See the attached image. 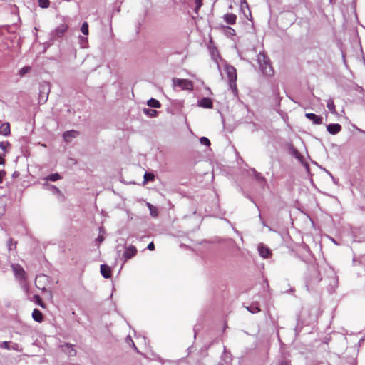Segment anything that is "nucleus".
Returning <instances> with one entry per match:
<instances>
[{
    "mask_svg": "<svg viewBox=\"0 0 365 365\" xmlns=\"http://www.w3.org/2000/svg\"><path fill=\"white\" fill-rule=\"evenodd\" d=\"M257 62L262 73L267 76H272L274 74V70L271 66L269 59L262 52L257 55Z\"/></svg>",
    "mask_w": 365,
    "mask_h": 365,
    "instance_id": "1",
    "label": "nucleus"
},
{
    "mask_svg": "<svg viewBox=\"0 0 365 365\" xmlns=\"http://www.w3.org/2000/svg\"><path fill=\"white\" fill-rule=\"evenodd\" d=\"M222 66H224V69L227 73V76L229 81V84L231 90L232 91V93L234 94H236L237 93V71L235 67L232 66H230L227 63L226 61H225Z\"/></svg>",
    "mask_w": 365,
    "mask_h": 365,
    "instance_id": "2",
    "label": "nucleus"
},
{
    "mask_svg": "<svg viewBox=\"0 0 365 365\" xmlns=\"http://www.w3.org/2000/svg\"><path fill=\"white\" fill-rule=\"evenodd\" d=\"M11 268L14 276L20 283H23L26 280V274L23 267L18 264H12Z\"/></svg>",
    "mask_w": 365,
    "mask_h": 365,
    "instance_id": "3",
    "label": "nucleus"
},
{
    "mask_svg": "<svg viewBox=\"0 0 365 365\" xmlns=\"http://www.w3.org/2000/svg\"><path fill=\"white\" fill-rule=\"evenodd\" d=\"M173 86L174 87H179L182 90H192L193 84L191 81L187 79L173 78Z\"/></svg>",
    "mask_w": 365,
    "mask_h": 365,
    "instance_id": "4",
    "label": "nucleus"
},
{
    "mask_svg": "<svg viewBox=\"0 0 365 365\" xmlns=\"http://www.w3.org/2000/svg\"><path fill=\"white\" fill-rule=\"evenodd\" d=\"M137 249L133 245H128L125 247V251L122 255L123 259H124V262L128 261V259H131L137 254Z\"/></svg>",
    "mask_w": 365,
    "mask_h": 365,
    "instance_id": "5",
    "label": "nucleus"
},
{
    "mask_svg": "<svg viewBox=\"0 0 365 365\" xmlns=\"http://www.w3.org/2000/svg\"><path fill=\"white\" fill-rule=\"evenodd\" d=\"M320 273L316 267H312L310 269V279L308 282L309 285L316 284L321 281Z\"/></svg>",
    "mask_w": 365,
    "mask_h": 365,
    "instance_id": "6",
    "label": "nucleus"
},
{
    "mask_svg": "<svg viewBox=\"0 0 365 365\" xmlns=\"http://www.w3.org/2000/svg\"><path fill=\"white\" fill-rule=\"evenodd\" d=\"M210 55L213 61L217 63V68L220 71L222 64L225 61L220 57L217 49L215 48H210Z\"/></svg>",
    "mask_w": 365,
    "mask_h": 365,
    "instance_id": "7",
    "label": "nucleus"
},
{
    "mask_svg": "<svg viewBox=\"0 0 365 365\" xmlns=\"http://www.w3.org/2000/svg\"><path fill=\"white\" fill-rule=\"evenodd\" d=\"M68 26L65 24H62L58 26L52 32V35L54 37H61L65 32L67 31Z\"/></svg>",
    "mask_w": 365,
    "mask_h": 365,
    "instance_id": "8",
    "label": "nucleus"
},
{
    "mask_svg": "<svg viewBox=\"0 0 365 365\" xmlns=\"http://www.w3.org/2000/svg\"><path fill=\"white\" fill-rule=\"evenodd\" d=\"M0 347L7 350H14L19 352L22 351V348L16 343L10 344L7 341H4L0 344Z\"/></svg>",
    "mask_w": 365,
    "mask_h": 365,
    "instance_id": "9",
    "label": "nucleus"
},
{
    "mask_svg": "<svg viewBox=\"0 0 365 365\" xmlns=\"http://www.w3.org/2000/svg\"><path fill=\"white\" fill-rule=\"evenodd\" d=\"M62 350L68 356H74L76 354V351L73 347V345L70 344H65L61 346Z\"/></svg>",
    "mask_w": 365,
    "mask_h": 365,
    "instance_id": "10",
    "label": "nucleus"
},
{
    "mask_svg": "<svg viewBox=\"0 0 365 365\" xmlns=\"http://www.w3.org/2000/svg\"><path fill=\"white\" fill-rule=\"evenodd\" d=\"M327 131L331 135H336L341 130V126L339 123H331L327 126Z\"/></svg>",
    "mask_w": 365,
    "mask_h": 365,
    "instance_id": "11",
    "label": "nucleus"
},
{
    "mask_svg": "<svg viewBox=\"0 0 365 365\" xmlns=\"http://www.w3.org/2000/svg\"><path fill=\"white\" fill-rule=\"evenodd\" d=\"M259 255L263 258H267L271 254L270 250L264 245L260 244L257 247Z\"/></svg>",
    "mask_w": 365,
    "mask_h": 365,
    "instance_id": "12",
    "label": "nucleus"
},
{
    "mask_svg": "<svg viewBox=\"0 0 365 365\" xmlns=\"http://www.w3.org/2000/svg\"><path fill=\"white\" fill-rule=\"evenodd\" d=\"M48 280V277L44 274H40L36 277V286L38 289H40L43 291H46V289L44 287H41V284L45 281Z\"/></svg>",
    "mask_w": 365,
    "mask_h": 365,
    "instance_id": "13",
    "label": "nucleus"
},
{
    "mask_svg": "<svg viewBox=\"0 0 365 365\" xmlns=\"http://www.w3.org/2000/svg\"><path fill=\"white\" fill-rule=\"evenodd\" d=\"M305 116L310 120H312L313 123L315 125H320L322 123V117L318 116L314 113H306Z\"/></svg>",
    "mask_w": 365,
    "mask_h": 365,
    "instance_id": "14",
    "label": "nucleus"
},
{
    "mask_svg": "<svg viewBox=\"0 0 365 365\" xmlns=\"http://www.w3.org/2000/svg\"><path fill=\"white\" fill-rule=\"evenodd\" d=\"M212 101L210 98H203L198 101V106L205 108H212Z\"/></svg>",
    "mask_w": 365,
    "mask_h": 365,
    "instance_id": "15",
    "label": "nucleus"
},
{
    "mask_svg": "<svg viewBox=\"0 0 365 365\" xmlns=\"http://www.w3.org/2000/svg\"><path fill=\"white\" fill-rule=\"evenodd\" d=\"M78 135V132L76 130H68L63 134V139L66 142H70L73 138H76Z\"/></svg>",
    "mask_w": 365,
    "mask_h": 365,
    "instance_id": "16",
    "label": "nucleus"
},
{
    "mask_svg": "<svg viewBox=\"0 0 365 365\" xmlns=\"http://www.w3.org/2000/svg\"><path fill=\"white\" fill-rule=\"evenodd\" d=\"M224 21L228 24H235L237 20V16L234 14H225L223 16Z\"/></svg>",
    "mask_w": 365,
    "mask_h": 365,
    "instance_id": "17",
    "label": "nucleus"
},
{
    "mask_svg": "<svg viewBox=\"0 0 365 365\" xmlns=\"http://www.w3.org/2000/svg\"><path fill=\"white\" fill-rule=\"evenodd\" d=\"M101 273L103 277L106 279H108L110 277V269L108 265L102 264L101 265Z\"/></svg>",
    "mask_w": 365,
    "mask_h": 365,
    "instance_id": "18",
    "label": "nucleus"
},
{
    "mask_svg": "<svg viewBox=\"0 0 365 365\" xmlns=\"http://www.w3.org/2000/svg\"><path fill=\"white\" fill-rule=\"evenodd\" d=\"M0 134L5 136L10 134V125L9 123H4L0 126Z\"/></svg>",
    "mask_w": 365,
    "mask_h": 365,
    "instance_id": "19",
    "label": "nucleus"
},
{
    "mask_svg": "<svg viewBox=\"0 0 365 365\" xmlns=\"http://www.w3.org/2000/svg\"><path fill=\"white\" fill-rule=\"evenodd\" d=\"M32 318L36 322H41L43 321V314L41 311L35 309L32 312Z\"/></svg>",
    "mask_w": 365,
    "mask_h": 365,
    "instance_id": "20",
    "label": "nucleus"
},
{
    "mask_svg": "<svg viewBox=\"0 0 365 365\" xmlns=\"http://www.w3.org/2000/svg\"><path fill=\"white\" fill-rule=\"evenodd\" d=\"M0 148L3 151L2 155H4L5 153L10 151L11 145L8 141L0 142Z\"/></svg>",
    "mask_w": 365,
    "mask_h": 365,
    "instance_id": "21",
    "label": "nucleus"
},
{
    "mask_svg": "<svg viewBox=\"0 0 365 365\" xmlns=\"http://www.w3.org/2000/svg\"><path fill=\"white\" fill-rule=\"evenodd\" d=\"M327 108L329 109V110L332 114L336 113L335 105H334V101L331 98H330L327 101Z\"/></svg>",
    "mask_w": 365,
    "mask_h": 365,
    "instance_id": "22",
    "label": "nucleus"
},
{
    "mask_svg": "<svg viewBox=\"0 0 365 365\" xmlns=\"http://www.w3.org/2000/svg\"><path fill=\"white\" fill-rule=\"evenodd\" d=\"M147 104L148 106L151 108H158L160 107V102L155 98H150V100H148Z\"/></svg>",
    "mask_w": 365,
    "mask_h": 365,
    "instance_id": "23",
    "label": "nucleus"
},
{
    "mask_svg": "<svg viewBox=\"0 0 365 365\" xmlns=\"http://www.w3.org/2000/svg\"><path fill=\"white\" fill-rule=\"evenodd\" d=\"M61 179V176L58 173L51 174L45 178L46 181L55 182L58 180Z\"/></svg>",
    "mask_w": 365,
    "mask_h": 365,
    "instance_id": "24",
    "label": "nucleus"
},
{
    "mask_svg": "<svg viewBox=\"0 0 365 365\" xmlns=\"http://www.w3.org/2000/svg\"><path fill=\"white\" fill-rule=\"evenodd\" d=\"M147 205L149 208L150 215L153 217H157L158 215V208L152 205L150 203H148Z\"/></svg>",
    "mask_w": 365,
    "mask_h": 365,
    "instance_id": "25",
    "label": "nucleus"
},
{
    "mask_svg": "<svg viewBox=\"0 0 365 365\" xmlns=\"http://www.w3.org/2000/svg\"><path fill=\"white\" fill-rule=\"evenodd\" d=\"M247 309L252 314L257 313L260 311L259 306L256 304H252L249 307H246Z\"/></svg>",
    "mask_w": 365,
    "mask_h": 365,
    "instance_id": "26",
    "label": "nucleus"
},
{
    "mask_svg": "<svg viewBox=\"0 0 365 365\" xmlns=\"http://www.w3.org/2000/svg\"><path fill=\"white\" fill-rule=\"evenodd\" d=\"M78 40L81 48H85L88 46V38L86 37L79 36Z\"/></svg>",
    "mask_w": 365,
    "mask_h": 365,
    "instance_id": "27",
    "label": "nucleus"
},
{
    "mask_svg": "<svg viewBox=\"0 0 365 365\" xmlns=\"http://www.w3.org/2000/svg\"><path fill=\"white\" fill-rule=\"evenodd\" d=\"M145 114L150 117H155L157 115L158 112L153 109L145 108L143 110Z\"/></svg>",
    "mask_w": 365,
    "mask_h": 365,
    "instance_id": "28",
    "label": "nucleus"
},
{
    "mask_svg": "<svg viewBox=\"0 0 365 365\" xmlns=\"http://www.w3.org/2000/svg\"><path fill=\"white\" fill-rule=\"evenodd\" d=\"M31 68L30 66H24L19 71V75L21 77H23L24 75L28 73L31 71Z\"/></svg>",
    "mask_w": 365,
    "mask_h": 365,
    "instance_id": "29",
    "label": "nucleus"
},
{
    "mask_svg": "<svg viewBox=\"0 0 365 365\" xmlns=\"http://www.w3.org/2000/svg\"><path fill=\"white\" fill-rule=\"evenodd\" d=\"M38 6L43 9L48 8L50 5L49 0H38Z\"/></svg>",
    "mask_w": 365,
    "mask_h": 365,
    "instance_id": "30",
    "label": "nucleus"
},
{
    "mask_svg": "<svg viewBox=\"0 0 365 365\" xmlns=\"http://www.w3.org/2000/svg\"><path fill=\"white\" fill-rule=\"evenodd\" d=\"M81 31L84 35L88 34V24L87 22H84L81 27Z\"/></svg>",
    "mask_w": 365,
    "mask_h": 365,
    "instance_id": "31",
    "label": "nucleus"
},
{
    "mask_svg": "<svg viewBox=\"0 0 365 365\" xmlns=\"http://www.w3.org/2000/svg\"><path fill=\"white\" fill-rule=\"evenodd\" d=\"M46 186L48 187V189L49 190H51L52 192H53L54 194H61V190L54 185H47Z\"/></svg>",
    "mask_w": 365,
    "mask_h": 365,
    "instance_id": "32",
    "label": "nucleus"
},
{
    "mask_svg": "<svg viewBox=\"0 0 365 365\" xmlns=\"http://www.w3.org/2000/svg\"><path fill=\"white\" fill-rule=\"evenodd\" d=\"M195 13L198 14L199 9L201 8L202 5V0H195Z\"/></svg>",
    "mask_w": 365,
    "mask_h": 365,
    "instance_id": "33",
    "label": "nucleus"
},
{
    "mask_svg": "<svg viewBox=\"0 0 365 365\" xmlns=\"http://www.w3.org/2000/svg\"><path fill=\"white\" fill-rule=\"evenodd\" d=\"M252 172L255 174V177L257 180L262 181V182L265 181L264 178L263 176H262L261 173H257L255 169L252 170Z\"/></svg>",
    "mask_w": 365,
    "mask_h": 365,
    "instance_id": "34",
    "label": "nucleus"
},
{
    "mask_svg": "<svg viewBox=\"0 0 365 365\" xmlns=\"http://www.w3.org/2000/svg\"><path fill=\"white\" fill-rule=\"evenodd\" d=\"M200 143L205 146H209L210 145V140L206 137H201L200 138Z\"/></svg>",
    "mask_w": 365,
    "mask_h": 365,
    "instance_id": "35",
    "label": "nucleus"
},
{
    "mask_svg": "<svg viewBox=\"0 0 365 365\" xmlns=\"http://www.w3.org/2000/svg\"><path fill=\"white\" fill-rule=\"evenodd\" d=\"M35 302L40 305L41 307H44V304L42 302L41 298L38 295H34V297Z\"/></svg>",
    "mask_w": 365,
    "mask_h": 365,
    "instance_id": "36",
    "label": "nucleus"
},
{
    "mask_svg": "<svg viewBox=\"0 0 365 365\" xmlns=\"http://www.w3.org/2000/svg\"><path fill=\"white\" fill-rule=\"evenodd\" d=\"M226 32L227 35L233 36L235 34V31L231 27H226Z\"/></svg>",
    "mask_w": 365,
    "mask_h": 365,
    "instance_id": "37",
    "label": "nucleus"
},
{
    "mask_svg": "<svg viewBox=\"0 0 365 365\" xmlns=\"http://www.w3.org/2000/svg\"><path fill=\"white\" fill-rule=\"evenodd\" d=\"M244 8L249 9L248 4L245 1V0H242V1H241V9L243 10Z\"/></svg>",
    "mask_w": 365,
    "mask_h": 365,
    "instance_id": "38",
    "label": "nucleus"
},
{
    "mask_svg": "<svg viewBox=\"0 0 365 365\" xmlns=\"http://www.w3.org/2000/svg\"><path fill=\"white\" fill-rule=\"evenodd\" d=\"M223 357L225 359L226 361H225V364H222V365H230V356L227 354H225Z\"/></svg>",
    "mask_w": 365,
    "mask_h": 365,
    "instance_id": "39",
    "label": "nucleus"
},
{
    "mask_svg": "<svg viewBox=\"0 0 365 365\" xmlns=\"http://www.w3.org/2000/svg\"><path fill=\"white\" fill-rule=\"evenodd\" d=\"M153 175L150 173H145L144 175V178L145 180H150L153 179Z\"/></svg>",
    "mask_w": 365,
    "mask_h": 365,
    "instance_id": "40",
    "label": "nucleus"
},
{
    "mask_svg": "<svg viewBox=\"0 0 365 365\" xmlns=\"http://www.w3.org/2000/svg\"><path fill=\"white\" fill-rule=\"evenodd\" d=\"M7 246H8V249L9 250H11L13 248H12V246H13V242H12V239H9V240L8 241V244H7Z\"/></svg>",
    "mask_w": 365,
    "mask_h": 365,
    "instance_id": "41",
    "label": "nucleus"
},
{
    "mask_svg": "<svg viewBox=\"0 0 365 365\" xmlns=\"http://www.w3.org/2000/svg\"><path fill=\"white\" fill-rule=\"evenodd\" d=\"M127 341H128V343H131V344H132V346H133V348H134L135 349H137V348H136V346H135V344H134L133 341V340H132V339L130 338V336H128L127 337Z\"/></svg>",
    "mask_w": 365,
    "mask_h": 365,
    "instance_id": "42",
    "label": "nucleus"
},
{
    "mask_svg": "<svg viewBox=\"0 0 365 365\" xmlns=\"http://www.w3.org/2000/svg\"><path fill=\"white\" fill-rule=\"evenodd\" d=\"M149 250H153L155 249V245L153 242H150L147 247Z\"/></svg>",
    "mask_w": 365,
    "mask_h": 365,
    "instance_id": "43",
    "label": "nucleus"
},
{
    "mask_svg": "<svg viewBox=\"0 0 365 365\" xmlns=\"http://www.w3.org/2000/svg\"><path fill=\"white\" fill-rule=\"evenodd\" d=\"M5 174H6L5 171L0 170V183L2 182L3 178H4V175H5Z\"/></svg>",
    "mask_w": 365,
    "mask_h": 365,
    "instance_id": "44",
    "label": "nucleus"
},
{
    "mask_svg": "<svg viewBox=\"0 0 365 365\" xmlns=\"http://www.w3.org/2000/svg\"><path fill=\"white\" fill-rule=\"evenodd\" d=\"M3 155H0V165H4L5 163L4 159L3 158Z\"/></svg>",
    "mask_w": 365,
    "mask_h": 365,
    "instance_id": "45",
    "label": "nucleus"
},
{
    "mask_svg": "<svg viewBox=\"0 0 365 365\" xmlns=\"http://www.w3.org/2000/svg\"><path fill=\"white\" fill-rule=\"evenodd\" d=\"M104 240L103 237L102 235H99L98 237H97V240L99 242H103Z\"/></svg>",
    "mask_w": 365,
    "mask_h": 365,
    "instance_id": "46",
    "label": "nucleus"
},
{
    "mask_svg": "<svg viewBox=\"0 0 365 365\" xmlns=\"http://www.w3.org/2000/svg\"><path fill=\"white\" fill-rule=\"evenodd\" d=\"M46 100H47V97L46 98H43V97L41 96L40 98H39V101L40 102L45 103L46 101Z\"/></svg>",
    "mask_w": 365,
    "mask_h": 365,
    "instance_id": "47",
    "label": "nucleus"
},
{
    "mask_svg": "<svg viewBox=\"0 0 365 365\" xmlns=\"http://www.w3.org/2000/svg\"><path fill=\"white\" fill-rule=\"evenodd\" d=\"M279 365H289V363L287 361L282 362Z\"/></svg>",
    "mask_w": 365,
    "mask_h": 365,
    "instance_id": "48",
    "label": "nucleus"
},
{
    "mask_svg": "<svg viewBox=\"0 0 365 365\" xmlns=\"http://www.w3.org/2000/svg\"><path fill=\"white\" fill-rule=\"evenodd\" d=\"M18 175H19V173H16V172H15V173H14V174H13V176H14H14H18Z\"/></svg>",
    "mask_w": 365,
    "mask_h": 365,
    "instance_id": "49",
    "label": "nucleus"
},
{
    "mask_svg": "<svg viewBox=\"0 0 365 365\" xmlns=\"http://www.w3.org/2000/svg\"><path fill=\"white\" fill-rule=\"evenodd\" d=\"M331 240L333 241V242H334L336 245H337L336 240H334V239H331Z\"/></svg>",
    "mask_w": 365,
    "mask_h": 365,
    "instance_id": "50",
    "label": "nucleus"
},
{
    "mask_svg": "<svg viewBox=\"0 0 365 365\" xmlns=\"http://www.w3.org/2000/svg\"><path fill=\"white\" fill-rule=\"evenodd\" d=\"M334 284H336V279L335 278L334 279Z\"/></svg>",
    "mask_w": 365,
    "mask_h": 365,
    "instance_id": "51",
    "label": "nucleus"
},
{
    "mask_svg": "<svg viewBox=\"0 0 365 365\" xmlns=\"http://www.w3.org/2000/svg\"><path fill=\"white\" fill-rule=\"evenodd\" d=\"M330 1H331V0H330Z\"/></svg>",
    "mask_w": 365,
    "mask_h": 365,
    "instance_id": "52",
    "label": "nucleus"
}]
</instances>
